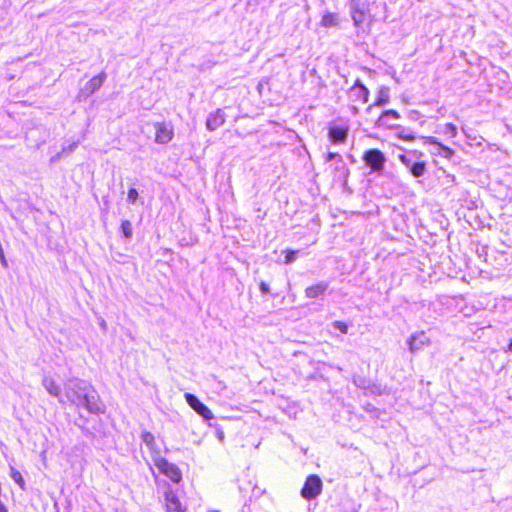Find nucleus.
<instances>
[{
	"mask_svg": "<svg viewBox=\"0 0 512 512\" xmlns=\"http://www.w3.org/2000/svg\"><path fill=\"white\" fill-rule=\"evenodd\" d=\"M65 397L68 402L83 407L91 413H102L104 406L95 389L86 381L71 379L64 385Z\"/></svg>",
	"mask_w": 512,
	"mask_h": 512,
	"instance_id": "nucleus-1",
	"label": "nucleus"
},
{
	"mask_svg": "<svg viewBox=\"0 0 512 512\" xmlns=\"http://www.w3.org/2000/svg\"><path fill=\"white\" fill-rule=\"evenodd\" d=\"M363 161L372 172H381L384 169L386 157L378 149H369L363 154Z\"/></svg>",
	"mask_w": 512,
	"mask_h": 512,
	"instance_id": "nucleus-2",
	"label": "nucleus"
},
{
	"mask_svg": "<svg viewBox=\"0 0 512 512\" xmlns=\"http://www.w3.org/2000/svg\"><path fill=\"white\" fill-rule=\"evenodd\" d=\"M322 491V481L317 475H310L301 490V496L305 499H314Z\"/></svg>",
	"mask_w": 512,
	"mask_h": 512,
	"instance_id": "nucleus-3",
	"label": "nucleus"
},
{
	"mask_svg": "<svg viewBox=\"0 0 512 512\" xmlns=\"http://www.w3.org/2000/svg\"><path fill=\"white\" fill-rule=\"evenodd\" d=\"M154 465L159 469L161 473L166 475L173 482L178 483L181 480L182 474L179 468L176 465L168 462L165 458H157L156 462H154Z\"/></svg>",
	"mask_w": 512,
	"mask_h": 512,
	"instance_id": "nucleus-4",
	"label": "nucleus"
},
{
	"mask_svg": "<svg viewBox=\"0 0 512 512\" xmlns=\"http://www.w3.org/2000/svg\"><path fill=\"white\" fill-rule=\"evenodd\" d=\"M184 398L187 404L204 420H211L214 418L212 411L203 404L195 395L191 393H185Z\"/></svg>",
	"mask_w": 512,
	"mask_h": 512,
	"instance_id": "nucleus-5",
	"label": "nucleus"
},
{
	"mask_svg": "<svg viewBox=\"0 0 512 512\" xmlns=\"http://www.w3.org/2000/svg\"><path fill=\"white\" fill-rule=\"evenodd\" d=\"M106 79V74L104 72L94 76L91 78L84 87L80 90L78 97L80 99H86L100 89L102 84Z\"/></svg>",
	"mask_w": 512,
	"mask_h": 512,
	"instance_id": "nucleus-6",
	"label": "nucleus"
},
{
	"mask_svg": "<svg viewBox=\"0 0 512 512\" xmlns=\"http://www.w3.org/2000/svg\"><path fill=\"white\" fill-rule=\"evenodd\" d=\"M369 90L362 82L357 79L354 85L349 90V97L352 101L366 103L369 99Z\"/></svg>",
	"mask_w": 512,
	"mask_h": 512,
	"instance_id": "nucleus-7",
	"label": "nucleus"
},
{
	"mask_svg": "<svg viewBox=\"0 0 512 512\" xmlns=\"http://www.w3.org/2000/svg\"><path fill=\"white\" fill-rule=\"evenodd\" d=\"M155 141L160 144H166L173 138V128L167 123H155Z\"/></svg>",
	"mask_w": 512,
	"mask_h": 512,
	"instance_id": "nucleus-8",
	"label": "nucleus"
},
{
	"mask_svg": "<svg viewBox=\"0 0 512 512\" xmlns=\"http://www.w3.org/2000/svg\"><path fill=\"white\" fill-rule=\"evenodd\" d=\"M142 442L145 444L147 449L150 451L151 458L153 462H156L157 458H162L161 450L158 444L156 443L155 437L150 432L142 433Z\"/></svg>",
	"mask_w": 512,
	"mask_h": 512,
	"instance_id": "nucleus-9",
	"label": "nucleus"
},
{
	"mask_svg": "<svg viewBox=\"0 0 512 512\" xmlns=\"http://www.w3.org/2000/svg\"><path fill=\"white\" fill-rule=\"evenodd\" d=\"M429 344H430V339L425 334V332H419V333L413 334L408 340L409 350L412 353L422 350L424 347L428 346Z\"/></svg>",
	"mask_w": 512,
	"mask_h": 512,
	"instance_id": "nucleus-10",
	"label": "nucleus"
},
{
	"mask_svg": "<svg viewBox=\"0 0 512 512\" xmlns=\"http://www.w3.org/2000/svg\"><path fill=\"white\" fill-rule=\"evenodd\" d=\"M423 140H424L425 144H431L435 147V150L432 152L435 155H439V156L449 159L454 154L452 149H450L449 147L438 142L437 139L434 137L425 136V137H423Z\"/></svg>",
	"mask_w": 512,
	"mask_h": 512,
	"instance_id": "nucleus-11",
	"label": "nucleus"
},
{
	"mask_svg": "<svg viewBox=\"0 0 512 512\" xmlns=\"http://www.w3.org/2000/svg\"><path fill=\"white\" fill-rule=\"evenodd\" d=\"M225 123V113L221 109L209 114L206 127L209 131H215Z\"/></svg>",
	"mask_w": 512,
	"mask_h": 512,
	"instance_id": "nucleus-12",
	"label": "nucleus"
},
{
	"mask_svg": "<svg viewBox=\"0 0 512 512\" xmlns=\"http://www.w3.org/2000/svg\"><path fill=\"white\" fill-rule=\"evenodd\" d=\"M166 510L167 512H184L182 504L176 493L171 489L165 492Z\"/></svg>",
	"mask_w": 512,
	"mask_h": 512,
	"instance_id": "nucleus-13",
	"label": "nucleus"
},
{
	"mask_svg": "<svg viewBox=\"0 0 512 512\" xmlns=\"http://www.w3.org/2000/svg\"><path fill=\"white\" fill-rule=\"evenodd\" d=\"M42 385L51 396L58 398L59 402L64 403V400L61 396L60 386L52 377L45 376L42 380Z\"/></svg>",
	"mask_w": 512,
	"mask_h": 512,
	"instance_id": "nucleus-14",
	"label": "nucleus"
},
{
	"mask_svg": "<svg viewBox=\"0 0 512 512\" xmlns=\"http://www.w3.org/2000/svg\"><path fill=\"white\" fill-rule=\"evenodd\" d=\"M347 135V127L334 126L329 129V139L334 144L344 143L347 139Z\"/></svg>",
	"mask_w": 512,
	"mask_h": 512,
	"instance_id": "nucleus-15",
	"label": "nucleus"
},
{
	"mask_svg": "<svg viewBox=\"0 0 512 512\" xmlns=\"http://www.w3.org/2000/svg\"><path fill=\"white\" fill-rule=\"evenodd\" d=\"M390 100V89L387 86H380L377 91V98L375 102L368 107L370 110L372 107H382L389 103Z\"/></svg>",
	"mask_w": 512,
	"mask_h": 512,
	"instance_id": "nucleus-16",
	"label": "nucleus"
},
{
	"mask_svg": "<svg viewBox=\"0 0 512 512\" xmlns=\"http://www.w3.org/2000/svg\"><path fill=\"white\" fill-rule=\"evenodd\" d=\"M351 18L354 26L359 28L365 21V12L361 9L357 3H353L350 9Z\"/></svg>",
	"mask_w": 512,
	"mask_h": 512,
	"instance_id": "nucleus-17",
	"label": "nucleus"
},
{
	"mask_svg": "<svg viewBox=\"0 0 512 512\" xmlns=\"http://www.w3.org/2000/svg\"><path fill=\"white\" fill-rule=\"evenodd\" d=\"M328 288V284L325 282H320L310 287H307L305 290V295L307 298H317L322 295L326 289Z\"/></svg>",
	"mask_w": 512,
	"mask_h": 512,
	"instance_id": "nucleus-18",
	"label": "nucleus"
},
{
	"mask_svg": "<svg viewBox=\"0 0 512 512\" xmlns=\"http://www.w3.org/2000/svg\"><path fill=\"white\" fill-rule=\"evenodd\" d=\"M321 25L323 27L329 28L338 25L337 15L334 13L327 12L322 16Z\"/></svg>",
	"mask_w": 512,
	"mask_h": 512,
	"instance_id": "nucleus-19",
	"label": "nucleus"
},
{
	"mask_svg": "<svg viewBox=\"0 0 512 512\" xmlns=\"http://www.w3.org/2000/svg\"><path fill=\"white\" fill-rule=\"evenodd\" d=\"M333 160H335L336 169L345 170V163H344L343 158H342V156L340 154L329 152L326 155V161L329 162V161H333Z\"/></svg>",
	"mask_w": 512,
	"mask_h": 512,
	"instance_id": "nucleus-20",
	"label": "nucleus"
},
{
	"mask_svg": "<svg viewBox=\"0 0 512 512\" xmlns=\"http://www.w3.org/2000/svg\"><path fill=\"white\" fill-rule=\"evenodd\" d=\"M410 172L415 178L422 177L426 172V164L424 162H415L411 166Z\"/></svg>",
	"mask_w": 512,
	"mask_h": 512,
	"instance_id": "nucleus-21",
	"label": "nucleus"
},
{
	"mask_svg": "<svg viewBox=\"0 0 512 512\" xmlns=\"http://www.w3.org/2000/svg\"><path fill=\"white\" fill-rule=\"evenodd\" d=\"M10 477L13 479L15 483L19 485L21 489L25 488V481L21 475V473L16 470L14 467H10Z\"/></svg>",
	"mask_w": 512,
	"mask_h": 512,
	"instance_id": "nucleus-22",
	"label": "nucleus"
},
{
	"mask_svg": "<svg viewBox=\"0 0 512 512\" xmlns=\"http://www.w3.org/2000/svg\"><path fill=\"white\" fill-rule=\"evenodd\" d=\"M121 231L125 238L130 239L132 237V224L129 220H123L121 223Z\"/></svg>",
	"mask_w": 512,
	"mask_h": 512,
	"instance_id": "nucleus-23",
	"label": "nucleus"
},
{
	"mask_svg": "<svg viewBox=\"0 0 512 512\" xmlns=\"http://www.w3.org/2000/svg\"><path fill=\"white\" fill-rule=\"evenodd\" d=\"M442 133L454 138L457 136V127L452 123H446L442 128Z\"/></svg>",
	"mask_w": 512,
	"mask_h": 512,
	"instance_id": "nucleus-24",
	"label": "nucleus"
},
{
	"mask_svg": "<svg viewBox=\"0 0 512 512\" xmlns=\"http://www.w3.org/2000/svg\"><path fill=\"white\" fill-rule=\"evenodd\" d=\"M390 116L393 117L394 119L400 118V114L396 110L390 109V110L384 111L381 114V116L378 119V123L381 124L385 120L386 117H390Z\"/></svg>",
	"mask_w": 512,
	"mask_h": 512,
	"instance_id": "nucleus-25",
	"label": "nucleus"
},
{
	"mask_svg": "<svg viewBox=\"0 0 512 512\" xmlns=\"http://www.w3.org/2000/svg\"><path fill=\"white\" fill-rule=\"evenodd\" d=\"M79 142L74 141L72 143H69L68 145H64L62 147L61 153L58 154V157H60L61 154H70L72 153L78 146Z\"/></svg>",
	"mask_w": 512,
	"mask_h": 512,
	"instance_id": "nucleus-26",
	"label": "nucleus"
},
{
	"mask_svg": "<svg viewBox=\"0 0 512 512\" xmlns=\"http://www.w3.org/2000/svg\"><path fill=\"white\" fill-rule=\"evenodd\" d=\"M138 199V192L135 188H130L127 194V201L134 204Z\"/></svg>",
	"mask_w": 512,
	"mask_h": 512,
	"instance_id": "nucleus-27",
	"label": "nucleus"
},
{
	"mask_svg": "<svg viewBox=\"0 0 512 512\" xmlns=\"http://www.w3.org/2000/svg\"><path fill=\"white\" fill-rule=\"evenodd\" d=\"M399 160L409 170L411 169V166L414 164V162H412V160L406 155H399Z\"/></svg>",
	"mask_w": 512,
	"mask_h": 512,
	"instance_id": "nucleus-28",
	"label": "nucleus"
},
{
	"mask_svg": "<svg viewBox=\"0 0 512 512\" xmlns=\"http://www.w3.org/2000/svg\"><path fill=\"white\" fill-rule=\"evenodd\" d=\"M333 327L340 330L344 334H346L348 332V326L344 322L335 321L333 323Z\"/></svg>",
	"mask_w": 512,
	"mask_h": 512,
	"instance_id": "nucleus-29",
	"label": "nucleus"
},
{
	"mask_svg": "<svg viewBox=\"0 0 512 512\" xmlns=\"http://www.w3.org/2000/svg\"><path fill=\"white\" fill-rule=\"evenodd\" d=\"M296 254H297V251H293V250L288 251L287 255L285 257V263L286 264L292 263L296 259Z\"/></svg>",
	"mask_w": 512,
	"mask_h": 512,
	"instance_id": "nucleus-30",
	"label": "nucleus"
},
{
	"mask_svg": "<svg viewBox=\"0 0 512 512\" xmlns=\"http://www.w3.org/2000/svg\"><path fill=\"white\" fill-rule=\"evenodd\" d=\"M260 290H261V292H262V293H264V294H265V293H268V292H269V286H268V284H267V283H265V282H261V283H260Z\"/></svg>",
	"mask_w": 512,
	"mask_h": 512,
	"instance_id": "nucleus-31",
	"label": "nucleus"
},
{
	"mask_svg": "<svg viewBox=\"0 0 512 512\" xmlns=\"http://www.w3.org/2000/svg\"><path fill=\"white\" fill-rule=\"evenodd\" d=\"M100 327L105 331L107 329V324L105 320L101 319L99 322Z\"/></svg>",
	"mask_w": 512,
	"mask_h": 512,
	"instance_id": "nucleus-32",
	"label": "nucleus"
},
{
	"mask_svg": "<svg viewBox=\"0 0 512 512\" xmlns=\"http://www.w3.org/2000/svg\"><path fill=\"white\" fill-rule=\"evenodd\" d=\"M404 139H405V140H409V141H411V140H413V139H414V137H413V136H406V137H404Z\"/></svg>",
	"mask_w": 512,
	"mask_h": 512,
	"instance_id": "nucleus-33",
	"label": "nucleus"
},
{
	"mask_svg": "<svg viewBox=\"0 0 512 512\" xmlns=\"http://www.w3.org/2000/svg\"><path fill=\"white\" fill-rule=\"evenodd\" d=\"M508 351L512 352V342L508 346Z\"/></svg>",
	"mask_w": 512,
	"mask_h": 512,
	"instance_id": "nucleus-34",
	"label": "nucleus"
},
{
	"mask_svg": "<svg viewBox=\"0 0 512 512\" xmlns=\"http://www.w3.org/2000/svg\"><path fill=\"white\" fill-rule=\"evenodd\" d=\"M353 111H354V113H356L357 112V108L353 107Z\"/></svg>",
	"mask_w": 512,
	"mask_h": 512,
	"instance_id": "nucleus-35",
	"label": "nucleus"
}]
</instances>
